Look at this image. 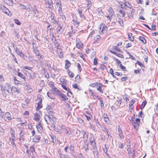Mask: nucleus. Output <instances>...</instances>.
<instances>
[{
	"instance_id": "0e129e2a",
	"label": "nucleus",
	"mask_w": 158,
	"mask_h": 158,
	"mask_svg": "<svg viewBox=\"0 0 158 158\" xmlns=\"http://www.w3.org/2000/svg\"><path fill=\"white\" fill-rule=\"evenodd\" d=\"M106 66L103 64H101L100 66V68L102 70H104L106 69Z\"/></svg>"
},
{
	"instance_id": "412c9836",
	"label": "nucleus",
	"mask_w": 158,
	"mask_h": 158,
	"mask_svg": "<svg viewBox=\"0 0 158 158\" xmlns=\"http://www.w3.org/2000/svg\"><path fill=\"white\" fill-rule=\"evenodd\" d=\"M17 75L22 79H24L25 81H26V77L24 75L22 74V73L21 72H18L17 73Z\"/></svg>"
},
{
	"instance_id": "5701e85b",
	"label": "nucleus",
	"mask_w": 158,
	"mask_h": 158,
	"mask_svg": "<svg viewBox=\"0 0 158 158\" xmlns=\"http://www.w3.org/2000/svg\"><path fill=\"white\" fill-rule=\"evenodd\" d=\"M5 115L8 120H11L12 119L11 115L9 112H6Z\"/></svg>"
},
{
	"instance_id": "864d4df0",
	"label": "nucleus",
	"mask_w": 158,
	"mask_h": 158,
	"mask_svg": "<svg viewBox=\"0 0 158 158\" xmlns=\"http://www.w3.org/2000/svg\"><path fill=\"white\" fill-rule=\"evenodd\" d=\"M101 86H102L98 87V88H97V90H98V91H99L101 93L103 94V91L102 89Z\"/></svg>"
},
{
	"instance_id": "473e14b6",
	"label": "nucleus",
	"mask_w": 158,
	"mask_h": 158,
	"mask_svg": "<svg viewBox=\"0 0 158 158\" xmlns=\"http://www.w3.org/2000/svg\"><path fill=\"white\" fill-rule=\"evenodd\" d=\"M85 116L87 118L88 121L90 122L91 121L92 118V116L91 114H89V115H85Z\"/></svg>"
},
{
	"instance_id": "ea45409f",
	"label": "nucleus",
	"mask_w": 158,
	"mask_h": 158,
	"mask_svg": "<svg viewBox=\"0 0 158 158\" xmlns=\"http://www.w3.org/2000/svg\"><path fill=\"white\" fill-rule=\"evenodd\" d=\"M105 16L107 18V22L108 23V24L111 21V17H112V16H111L110 15H107V16Z\"/></svg>"
},
{
	"instance_id": "72a5a7b5",
	"label": "nucleus",
	"mask_w": 158,
	"mask_h": 158,
	"mask_svg": "<svg viewBox=\"0 0 158 158\" xmlns=\"http://www.w3.org/2000/svg\"><path fill=\"white\" fill-rule=\"evenodd\" d=\"M73 24L75 25L77 27L79 26V22L77 21L76 19H73Z\"/></svg>"
},
{
	"instance_id": "1a4fd4ad",
	"label": "nucleus",
	"mask_w": 158,
	"mask_h": 158,
	"mask_svg": "<svg viewBox=\"0 0 158 158\" xmlns=\"http://www.w3.org/2000/svg\"><path fill=\"white\" fill-rule=\"evenodd\" d=\"M77 10L81 18L82 19H85V16L82 13V9L81 8H80L78 9Z\"/></svg>"
},
{
	"instance_id": "0eeeda50",
	"label": "nucleus",
	"mask_w": 158,
	"mask_h": 158,
	"mask_svg": "<svg viewBox=\"0 0 158 158\" xmlns=\"http://www.w3.org/2000/svg\"><path fill=\"white\" fill-rule=\"evenodd\" d=\"M15 52L16 53L20 56L23 58L24 59L26 60L27 58V57L22 52H20L19 50L18 49L16 50Z\"/></svg>"
},
{
	"instance_id": "338daca9",
	"label": "nucleus",
	"mask_w": 158,
	"mask_h": 158,
	"mask_svg": "<svg viewBox=\"0 0 158 158\" xmlns=\"http://www.w3.org/2000/svg\"><path fill=\"white\" fill-rule=\"evenodd\" d=\"M84 148L85 149V151H87L89 149L88 148V144H85L84 147Z\"/></svg>"
},
{
	"instance_id": "49530a36",
	"label": "nucleus",
	"mask_w": 158,
	"mask_h": 158,
	"mask_svg": "<svg viewBox=\"0 0 158 158\" xmlns=\"http://www.w3.org/2000/svg\"><path fill=\"white\" fill-rule=\"evenodd\" d=\"M119 13L120 14L122 15V16L123 17H125V12L123 10H121L119 11Z\"/></svg>"
},
{
	"instance_id": "603ef678",
	"label": "nucleus",
	"mask_w": 158,
	"mask_h": 158,
	"mask_svg": "<svg viewBox=\"0 0 158 158\" xmlns=\"http://www.w3.org/2000/svg\"><path fill=\"white\" fill-rule=\"evenodd\" d=\"M118 22L121 26H123V22L121 19H119Z\"/></svg>"
},
{
	"instance_id": "9d476101",
	"label": "nucleus",
	"mask_w": 158,
	"mask_h": 158,
	"mask_svg": "<svg viewBox=\"0 0 158 158\" xmlns=\"http://www.w3.org/2000/svg\"><path fill=\"white\" fill-rule=\"evenodd\" d=\"M92 151L93 152L94 157H95L96 156L97 157H98V153L97 147L92 148Z\"/></svg>"
},
{
	"instance_id": "20e7f679",
	"label": "nucleus",
	"mask_w": 158,
	"mask_h": 158,
	"mask_svg": "<svg viewBox=\"0 0 158 158\" xmlns=\"http://www.w3.org/2000/svg\"><path fill=\"white\" fill-rule=\"evenodd\" d=\"M62 25H61L60 23H58V27L56 30L57 34H60L64 31V28L63 27Z\"/></svg>"
},
{
	"instance_id": "393cba45",
	"label": "nucleus",
	"mask_w": 158,
	"mask_h": 158,
	"mask_svg": "<svg viewBox=\"0 0 158 158\" xmlns=\"http://www.w3.org/2000/svg\"><path fill=\"white\" fill-rule=\"evenodd\" d=\"M36 127L38 131L40 132L42 131L43 128L42 126L40 123H39L38 125L36 126Z\"/></svg>"
},
{
	"instance_id": "cd10ccee",
	"label": "nucleus",
	"mask_w": 158,
	"mask_h": 158,
	"mask_svg": "<svg viewBox=\"0 0 158 158\" xmlns=\"http://www.w3.org/2000/svg\"><path fill=\"white\" fill-rule=\"evenodd\" d=\"M104 121L107 123H109V119L107 115L104 114L103 116Z\"/></svg>"
},
{
	"instance_id": "aec40b11",
	"label": "nucleus",
	"mask_w": 158,
	"mask_h": 158,
	"mask_svg": "<svg viewBox=\"0 0 158 158\" xmlns=\"http://www.w3.org/2000/svg\"><path fill=\"white\" fill-rule=\"evenodd\" d=\"M4 2L7 5L12 6L13 5V2L12 0H3Z\"/></svg>"
},
{
	"instance_id": "f3484780",
	"label": "nucleus",
	"mask_w": 158,
	"mask_h": 158,
	"mask_svg": "<svg viewBox=\"0 0 158 158\" xmlns=\"http://www.w3.org/2000/svg\"><path fill=\"white\" fill-rule=\"evenodd\" d=\"M110 52L111 53L115 54V55H116V56H118L119 57L121 58H123L124 57L123 56L122 54L118 53L117 52H113L112 50L110 51Z\"/></svg>"
},
{
	"instance_id": "f03ea898",
	"label": "nucleus",
	"mask_w": 158,
	"mask_h": 158,
	"mask_svg": "<svg viewBox=\"0 0 158 158\" xmlns=\"http://www.w3.org/2000/svg\"><path fill=\"white\" fill-rule=\"evenodd\" d=\"M32 11L33 12V16L36 18H40L42 16L41 12L38 10V8L36 5L33 6L32 8Z\"/></svg>"
},
{
	"instance_id": "2f4dec72",
	"label": "nucleus",
	"mask_w": 158,
	"mask_h": 158,
	"mask_svg": "<svg viewBox=\"0 0 158 158\" xmlns=\"http://www.w3.org/2000/svg\"><path fill=\"white\" fill-rule=\"evenodd\" d=\"M122 99H120L117 100L115 103L118 107H120V105L122 103Z\"/></svg>"
},
{
	"instance_id": "a18cd8bd",
	"label": "nucleus",
	"mask_w": 158,
	"mask_h": 158,
	"mask_svg": "<svg viewBox=\"0 0 158 158\" xmlns=\"http://www.w3.org/2000/svg\"><path fill=\"white\" fill-rule=\"evenodd\" d=\"M105 131L106 132V134L108 135V138H109V137H111L110 133L109 131L106 128L105 129Z\"/></svg>"
},
{
	"instance_id": "4d7b16f0",
	"label": "nucleus",
	"mask_w": 158,
	"mask_h": 158,
	"mask_svg": "<svg viewBox=\"0 0 158 158\" xmlns=\"http://www.w3.org/2000/svg\"><path fill=\"white\" fill-rule=\"evenodd\" d=\"M114 50H116L117 51L120 52L121 50L118 48V47L116 46H114L112 48Z\"/></svg>"
},
{
	"instance_id": "6e6552de",
	"label": "nucleus",
	"mask_w": 158,
	"mask_h": 158,
	"mask_svg": "<svg viewBox=\"0 0 158 158\" xmlns=\"http://www.w3.org/2000/svg\"><path fill=\"white\" fill-rule=\"evenodd\" d=\"M79 39H76V46L78 49H81L83 47V44L81 42H78Z\"/></svg>"
},
{
	"instance_id": "39448f33",
	"label": "nucleus",
	"mask_w": 158,
	"mask_h": 158,
	"mask_svg": "<svg viewBox=\"0 0 158 158\" xmlns=\"http://www.w3.org/2000/svg\"><path fill=\"white\" fill-rule=\"evenodd\" d=\"M1 10L3 13H4L9 16L11 15V14L10 13L9 9L4 6H1Z\"/></svg>"
},
{
	"instance_id": "c85d7f7f",
	"label": "nucleus",
	"mask_w": 158,
	"mask_h": 158,
	"mask_svg": "<svg viewBox=\"0 0 158 158\" xmlns=\"http://www.w3.org/2000/svg\"><path fill=\"white\" fill-rule=\"evenodd\" d=\"M12 92L13 91L14 92H17V94H19L20 93V91L19 89H18L17 88L15 87H12Z\"/></svg>"
},
{
	"instance_id": "e2e57ef3",
	"label": "nucleus",
	"mask_w": 158,
	"mask_h": 158,
	"mask_svg": "<svg viewBox=\"0 0 158 158\" xmlns=\"http://www.w3.org/2000/svg\"><path fill=\"white\" fill-rule=\"evenodd\" d=\"M110 73L111 75H112V76L113 77L116 78L115 76L114 75V73H113V70L112 68H111L110 69Z\"/></svg>"
},
{
	"instance_id": "a19ab883",
	"label": "nucleus",
	"mask_w": 158,
	"mask_h": 158,
	"mask_svg": "<svg viewBox=\"0 0 158 158\" xmlns=\"http://www.w3.org/2000/svg\"><path fill=\"white\" fill-rule=\"evenodd\" d=\"M53 38H53L52 39V40L54 42L55 46L56 45H57L58 44V41L56 40V39L55 38H54V36H53Z\"/></svg>"
},
{
	"instance_id": "f8f14e48",
	"label": "nucleus",
	"mask_w": 158,
	"mask_h": 158,
	"mask_svg": "<svg viewBox=\"0 0 158 158\" xmlns=\"http://www.w3.org/2000/svg\"><path fill=\"white\" fill-rule=\"evenodd\" d=\"M58 95L62 99V100L64 101L68 99L66 96L64 94H62L61 92H59Z\"/></svg>"
},
{
	"instance_id": "4be33fe9",
	"label": "nucleus",
	"mask_w": 158,
	"mask_h": 158,
	"mask_svg": "<svg viewBox=\"0 0 158 158\" xmlns=\"http://www.w3.org/2000/svg\"><path fill=\"white\" fill-rule=\"evenodd\" d=\"M42 99L41 98L40 99L38 100V103L37 108L38 109H40L42 107Z\"/></svg>"
},
{
	"instance_id": "9b49d317",
	"label": "nucleus",
	"mask_w": 158,
	"mask_h": 158,
	"mask_svg": "<svg viewBox=\"0 0 158 158\" xmlns=\"http://www.w3.org/2000/svg\"><path fill=\"white\" fill-rule=\"evenodd\" d=\"M82 133L83 134L84 141L86 142L88 139V134L87 132L82 131Z\"/></svg>"
},
{
	"instance_id": "680f3d73",
	"label": "nucleus",
	"mask_w": 158,
	"mask_h": 158,
	"mask_svg": "<svg viewBox=\"0 0 158 158\" xmlns=\"http://www.w3.org/2000/svg\"><path fill=\"white\" fill-rule=\"evenodd\" d=\"M127 54L129 55L130 58H131L132 60H135V58L129 52H127Z\"/></svg>"
},
{
	"instance_id": "a211bd4d",
	"label": "nucleus",
	"mask_w": 158,
	"mask_h": 158,
	"mask_svg": "<svg viewBox=\"0 0 158 158\" xmlns=\"http://www.w3.org/2000/svg\"><path fill=\"white\" fill-rule=\"evenodd\" d=\"M108 11L109 13V15L111 16H113L114 15V11L113 9L110 7H109L108 9Z\"/></svg>"
},
{
	"instance_id": "052dcab7",
	"label": "nucleus",
	"mask_w": 158,
	"mask_h": 158,
	"mask_svg": "<svg viewBox=\"0 0 158 158\" xmlns=\"http://www.w3.org/2000/svg\"><path fill=\"white\" fill-rule=\"evenodd\" d=\"M91 145L92 146V148L95 147H96V143L95 141L92 142H90Z\"/></svg>"
},
{
	"instance_id": "a878e982",
	"label": "nucleus",
	"mask_w": 158,
	"mask_h": 158,
	"mask_svg": "<svg viewBox=\"0 0 158 158\" xmlns=\"http://www.w3.org/2000/svg\"><path fill=\"white\" fill-rule=\"evenodd\" d=\"M52 29V26L49 24L47 27V32L50 34H51Z\"/></svg>"
},
{
	"instance_id": "7c9ffc66",
	"label": "nucleus",
	"mask_w": 158,
	"mask_h": 158,
	"mask_svg": "<svg viewBox=\"0 0 158 158\" xmlns=\"http://www.w3.org/2000/svg\"><path fill=\"white\" fill-rule=\"evenodd\" d=\"M51 139L52 140L53 143H56V136L54 135H50Z\"/></svg>"
},
{
	"instance_id": "b1692460",
	"label": "nucleus",
	"mask_w": 158,
	"mask_h": 158,
	"mask_svg": "<svg viewBox=\"0 0 158 158\" xmlns=\"http://www.w3.org/2000/svg\"><path fill=\"white\" fill-rule=\"evenodd\" d=\"M128 4H129V6H128V5H126V4H123V5L122 3L121 4H120V5L121 6L122 8L123 9L125 8L126 6H127L128 7L131 8V7L132 6H131V4L129 2H128Z\"/></svg>"
},
{
	"instance_id": "4468645a",
	"label": "nucleus",
	"mask_w": 158,
	"mask_h": 158,
	"mask_svg": "<svg viewBox=\"0 0 158 158\" xmlns=\"http://www.w3.org/2000/svg\"><path fill=\"white\" fill-rule=\"evenodd\" d=\"M44 119L47 123L48 124V122H50L51 120V116L47 114H45L44 116Z\"/></svg>"
},
{
	"instance_id": "dca6fc26",
	"label": "nucleus",
	"mask_w": 158,
	"mask_h": 158,
	"mask_svg": "<svg viewBox=\"0 0 158 158\" xmlns=\"http://www.w3.org/2000/svg\"><path fill=\"white\" fill-rule=\"evenodd\" d=\"M40 135H36L33 138V140L34 142H38L40 139Z\"/></svg>"
},
{
	"instance_id": "5fc2aeb1",
	"label": "nucleus",
	"mask_w": 158,
	"mask_h": 158,
	"mask_svg": "<svg viewBox=\"0 0 158 158\" xmlns=\"http://www.w3.org/2000/svg\"><path fill=\"white\" fill-rule=\"evenodd\" d=\"M23 69H26L29 70H31L32 69V68L31 67H28L27 66H24L23 67Z\"/></svg>"
},
{
	"instance_id": "09e8293b",
	"label": "nucleus",
	"mask_w": 158,
	"mask_h": 158,
	"mask_svg": "<svg viewBox=\"0 0 158 158\" xmlns=\"http://www.w3.org/2000/svg\"><path fill=\"white\" fill-rule=\"evenodd\" d=\"M107 27L106 26L103 27L101 31L102 33H105V31L107 30Z\"/></svg>"
},
{
	"instance_id": "de8ad7c7",
	"label": "nucleus",
	"mask_w": 158,
	"mask_h": 158,
	"mask_svg": "<svg viewBox=\"0 0 158 158\" xmlns=\"http://www.w3.org/2000/svg\"><path fill=\"white\" fill-rule=\"evenodd\" d=\"M28 6H29V7L28 8L26 7V10H27V11H28V12H29L31 11V10L30 8H31V9H32V8H33V7H32L31 4H29L28 5Z\"/></svg>"
},
{
	"instance_id": "13d9d810",
	"label": "nucleus",
	"mask_w": 158,
	"mask_h": 158,
	"mask_svg": "<svg viewBox=\"0 0 158 158\" xmlns=\"http://www.w3.org/2000/svg\"><path fill=\"white\" fill-rule=\"evenodd\" d=\"M47 94L48 96L51 99H53V96L52 95V94L51 93H49V92H48L47 93Z\"/></svg>"
},
{
	"instance_id": "c03bdc74",
	"label": "nucleus",
	"mask_w": 158,
	"mask_h": 158,
	"mask_svg": "<svg viewBox=\"0 0 158 158\" xmlns=\"http://www.w3.org/2000/svg\"><path fill=\"white\" fill-rule=\"evenodd\" d=\"M19 6L20 8L22 9H26V6L23 4L21 3H19Z\"/></svg>"
},
{
	"instance_id": "f257e3e1",
	"label": "nucleus",
	"mask_w": 158,
	"mask_h": 158,
	"mask_svg": "<svg viewBox=\"0 0 158 158\" xmlns=\"http://www.w3.org/2000/svg\"><path fill=\"white\" fill-rule=\"evenodd\" d=\"M0 86L4 97H6L12 94V87L10 83H6L4 86L1 85Z\"/></svg>"
},
{
	"instance_id": "7ed1b4c3",
	"label": "nucleus",
	"mask_w": 158,
	"mask_h": 158,
	"mask_svg": "<svg viewBox=\"0 0 158 158\" xmlns=\"http://www.w3.org/2000/svg\"><path fill=\"white\" fill-rule=\"evenodd\" d=\"M44 1L45 2V7L49 9L50 10H52L53 9V6L52 0H44Z\"/></svg>"
},
{
	"instance_id": "8fccbe9b",
	"label": "nucleus",
	"mask_w": 158,
	"mask_h": 158,
	"mask_svg": "<svg viewBox=\"0 0 158 158\" xmlns=\"http://www.w3.org/2000/svg\"><path fill=\"white\" fill-rule=\"evenodd\" d=\"M75 32V31L74 30H72V32H68V35L70 37L72 34H74Z\"/></svg>"
},
{
	"instance_id": "bf43d9fd",
	"label": "nucleus",
	"mask_w": 158,
	"mask_h": 158,
	"mask_svg": "<svg viewBox=\"0 0 158 158\" xmlns=\"http://www.w3.org/2000/svg\"><path fill=\"white\" fill-rule=\"evenodd\" d=\"M135 100H132L129 104V107H131L132 106L133 104L135 103Z\"/></svg>"
},
{
	"instance_id": "2eb2a0df",
	"label": "nucleus",
	"mask_w": 158,
	"mask_h": 158,
	"mask_svg": "<svg viewBox=\"0 0 158 158\" xmlns=\"http://www.w3.org/2000/svg\"><path fill=\"white\" fill-rule=\"evenodd\" d=\"M55 47L57 49V51L58 52H58H59L60 53V55L59 54V56H60V58L63 57V54L62 53V51L60 48H59V44H58L57 45H55Z\"/></svg>"
},
{
	"instance_id": "4c0bfd02",
	"label": "nucleus",
	"mask_w": 158,
	"mask_h": 158,
	"mask_svg": "<svg viewBox=\"0 0 158 158\" xmlns=\"http://www.w3.org/2000/svg\"><path fill=\"white\" fill-rule=\"evenodd\" d=\"M147 104V102L146 101H144L143 102V103H142L141 106L140 107V109L141 110H142L143 109V108Z\"/></svg>"
},
{
	"instance_id": "e433bc0d",
	"label": "nucleus",
	"mask_w": 158,
	"mask_h": 158,
	"mask_svg": "<svg viewBox=\"0 0 158 158\" xmlns=\"http://www.w3.org/2000/svg\"><path fill=\"white\" fill-rule=\"evenodd\" d=\"M67 71L68 73V74L69 75L70 77L71 78L73 77L74 76V73L70 71L69 69H68Z\"/></svg>"
},
{
	"instance_id": "f704fd0d",
	"label": "nucleus",
	"mask_w": 158,
	"mask_h": 158,
	"mask_svg": "<svg viewBox=\"0 0 158 158\" xmlns=\"http://www.w3.org/2000/svg\"><path fill=\"white\" fill-rule=\"evenodd\" d=\"M139 40L142 41L143 44H145L146 43V41L145 39L142 36H139Z\"/></svg>"
},
{
	"instance_id": "37998d69",
	"label": "nucleus",
	"mask_w": 158,
	"mask_h": 158,
	"mask_svg": "<svg viewBox=\"0 0 158 158\" xmlns=\"http://www.w3.org/2000/svg\"><path fill=\"white\" fill-rule=\"evenodd\" d=\"M73 87L75 89H78L79 90H80L81 89L79 88V85L77 84H73L72 85Z\"/></svg>"
},
{
	"instance_id": "c9c22d12",
	"label": "nucleus",
	"mask_w": 158,
	"mask_h": 158,
	"mask_svg": "<svg viewBox=\"0 0 158 158\" xmlns=\"http://www.w3.org/2000/svg\"><path fill=\"white\" fill-rule=\"evenodd\" d=\"M60 82H61L63 84H66L67 83V82L66 80L64 78H61L60 79Z\"/></svg>"
},
{
	"instance_id": "774afa93",
	"label": "nucleus",
	"mask_w": 158,
	"mask_h": 158,
	"mask_svg": "<svg viewBox=\"0 0 158 158\" xmlns=\"http://www.w3.org/2000/svg\"><path fill=\"white\" fill-rule=\"evenodd\" d=\"M48 113L49 114V115L52 116H54V113L53 112L52 110H49L48 111Z\"/></svg>"
},
{
	"instance_id": "6ab92c4d",
	"label": "nucleus",
	"mask_w": 158,
	"mask_h": 158,
	"mask_svg": "<svg viewBox=\"0 0 158 158\" xmlns=\"http://www.w3.org/2000/svg\"><path fill=\"white\" fill-rule=\"evenodd\" d=\"M65 69H68L70 66L71 64V63L69 61L67 60H65Z\"/></svg>"
},
{
	"instance_id": "423d86ee",
	"label": "nucleus",
	"mask_w": 158,
	"mask_h": 158,
	"mask_svg": "<svg viewBox=\"0 0 158 158\" xmlns=\"http://www.w3.org/2000/svg\"><path fill=\"white\" fill-rule=\"evenodd\" d=\"M32 45L33 46V52L36 55H38L40 53L39 51L38 50L36 46V44H35L34 42H32Z\"/></svg>"
},
{
	"instance_id": "ddd939ff",
	"label": "nucleus",
	"mask_w": 158,
	"mask_h": 158,
	"mask_svg": "<svg viewBox=\"0 0 158 158\" xmlns=\"http://www.w3.org/2000/svg\"><path fill=\"white\" fill-rule=\"evenodd\" d=\"M51 91L54 94H57L59 95V92H61L59 90L57 89L54 86V88H52Z\"/></svg>"
},
{
	"instance_id": "58836bf2",
	"label": "nucleus",
	"mask_w": 158,
	"mask_h": 158,
	"mask_svg": "<svg viewBox=\"0 0 158 158\" xmlns=\"http://www.w3.org/2000/svg\"><path fill=\"white\" fill-rule=\"evenodd\" d=\"M134 123H133V125L136 130L138 129L139 125V124H138V123H136V122H135L134 121H133Z\"/></svg>"
},
{
	"instance_id": "6e6d98bb",
	"label": "nucleus",
	"mask_w": 158,
	"mask_h": 158,
	"mask_svg": "<svg viewBox=\"0 0 158 158\" xmlns=\"http://www.w3.org/2000/svg\"><path fill=\"white\" fill-rule=\"evenodd\" d=\"M15 23L18 25H20L21 24V22L18 19H15L14 20Z\"/></svg>"
},
{
	"instance_id": "79ce46f5",
	"label": "nucleus",
	"mask_w": 158,
	"mask_h": 158,
	"mask_svg": "<svg viewBox=\"0 0 158 158\" xmlns=\"http://www.w3.org/2000/svg\"><path fill=\"white\" fill-rule=\"evenodd\" d=\"M119 66L120 68L121 69H122L123 71H126V69L125 66H123L122 65V64H120L118 65Z\"/></svg>"
},
{
	"instance_id": "69168bd1",
	"label": "nucleus",
	"mask_w": 158,
	"mask_h": 158,
	"mask_svg": "<svg viewBox=\"0 0 158 158\" xmlns=\"http://www.w3.org/2000/svg\"><path fill=\"white\" fill-rule=\"evenodd\" d=\"M128 38L131 41H132L134 40V38L131 35V36L130 35H128Z\"/></svg>"
},
{
	"instance_id": "bb28decb",
	"label": "nucleus",
	"mask_w": 158,
	"mask_h": 158,
	"mask_svg": "<svg viewBox=\"0 0 158 158\" xmlns=\"http://www.w3.org/2000/svg\"><path fill=\"white\" fill-rule=\"evenodd\" d=\"M34 119L36 121H39L40 119V115L39 114L35 113L34 114Z\"/></svg>"
},
{
	"instance_id": "3c124183",
	"label": "nucleus",
	"mask_w": 158,
	"mask_h": 158,
	"mask_svg": "<svg viewBox=\"0 0 158 158\" xmlns=\"http://www.w3.org/2000/svg\"><path fill=\"white\" fill-rule=\"evenodd\" d=\"M61 86L63 88L67 91H69L70 90V89L69 88H67L65 85L64 84H61Z\"/></svg>"
},
{
	"instance_id": "c756f323",
	"label": "nucleus",
	"mask_w": 158,
	"mask_h": 158,
	"mask_svg": "<svg viewBox=\"0 0 158 158\" xmlns=\"http://www.w3.org/2000/svg\"><path fill=\"white\" fill-rule=\"evenodd\" d=\"M62 10L61 4V3H60L58 9V12L60 15H62L63 14Z\"/></svg>"
}]
</instances>
